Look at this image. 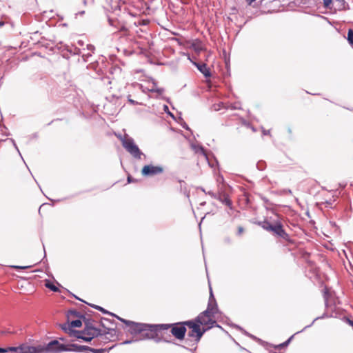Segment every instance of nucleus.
I'll return each mask as SVG.
<instances>
[{"label": "nucleus", "mask_w": 353, "mask_h": 353, "mask_svg": "<svg viewBox=\"0 0 353 353\" xmlns=\"http://www.w3.org/2000/svg\"><path fill=\"white\" fill-rule=\"evenodd\" d=\"M184 323L185 321L170 324H156V334H157V336L155 338V341L160 342L163 341L170 342L168 338H170V335L168 333L169 330H170V332L176 339L178 340L183 339L187 331L186 325Z\"/></svg>", "instance_id": "nucleus-1"}, {"label": "nucleus", "mask_w": 353, "mask_h": 353, "mask_svg": "<svg viewBox=\"0 0 353 353\" xmlns=\"http://www.w3.org/2000/svg\"><path fill=\"white\" fill-rule=\"evenodd\" d=\"M117 319L129 327L128 332L131 334H141L143 339H152L155 341V338L157 336V334H156V324L136 323L119 316H117Z\"/></svg>", "instance_id": "nucleus-2"}, {"label": "nucleus", "mask_w": 353, "mask_h": 353, "mask_svg": "<svg viewBox=\"0 0 353 353\" xmlns=\"http://www.w3.org/2000/svg\"><path fill=\"white\" fill-rule=\"evenodd\" d=\"M256 224L261 227L263 230L270 232L274 237L280 239L283 243L289 245H294V240L283 229V225L279 219H277L274 223H270L268 220L259 221Z\"/></svg>", "instance_id": "nucleus-3"}, {"label": "nucleus", "mask_w": 353, "mask_h": 353, "mask_svg": "<svg viewBox=\"0 0 353 353\" xmlns=\"http://www.w3.org/2000/svg\"><path fill=\"white\" fill-rule=\"evenodd\" d=\"M108 319L102 317L100 320V325L103 328V330L99 328H94V330L83 329L80 332L84 335H86L90 337H92V339L94 338H98V341L101 340L103 343H106V341L108 340L107 337L108 334H112V332H115V328L108 327L105 321H108Z\"/></svg>", "instance_id": "nucleus-4"}, {"label": "nucleus", "mask_w": 353, "mask_h": 353, "mask_svg": "<svg viewBox=\"0 0 353 353\" xmlns=\"http://www.w3.org/2000/svg\"><path fill=\"white\" fill-rule=\"evenodd\" d=\"M219 311L216 310V307H212L210 304H208L207 308L203 312H201L195 319V321L199 325L203 327H210L211 328L214 326L221 327L220 325H217L216 321L214 319V315Z\"/></svg>", "instance_id": "nucleus-5"}, {"label": "nucleus", "mask_w": 353, "mask_h": 353, "mask_svg": "<svg viewBox=\"0 0 353 353\" xmlns=\"http://www.w3.org/2000/svg\"><path fill=\"white\" fill-rule=\"evenodd\" d=\"M184 323L190 329L188 333V336L190 338H194L196 343L200 341L205 332L211 329V326L206 327H203L201 328V325L196 322L194 319L186 321Z\"/></svg>", "instance_id": "nucleus-6"}, {"label": "nucleus", "mask_w": 353, "mask_h": 353, "mask_svg": "<svg viewBox=\"0 0 353 353\" xmlns=\"http://www.w3.org/2000/svg\"><path fill=\"white\" fill-rule=\"evenodd\" d=\"M123 147L134 158L141 159L144 154L140 150L137 145L135 144L134 139L128 135L124 136L121 139Z\"/></svg>", "instance_id": "nucleus-7"}, {"label": "nucleus", "mask_w": 353, "mask_h": 353, "mask_svg": "<svg viewBox=\"0 0 353 353\" xmlns=\"http://www.w3.org/2000/svg\"><path fill=\"white\" fill-rule=\"evenodd\" d=\"M12 352L14 353H42L40 347H33L21 344L18 347H0V352Z\"/></svg>", "instance_id": "nucleus-8"}, {"label": "nucleus", "mask_w": 353, "mask_h": 353, "mask_svg": "<svg viewBox=\"0 0 353 353\" xmlns=\"http://www.w3.org/2000/svg\"><path fill=\"white\" fill-rule=\"evenodd\" d=\"M64 344L60 343L57 340H53L49 342L46 347H40L42 353H60L64 352Z\"/></svg>", "instance_id": "nucleus-9"}, {"label": "nucleus", "mask_w": 353, "mask_h": 353, "mask_svg": "<svg viewBox=\"0 0 353 353\" xmlns=\"http://www.w3.org/2000/svg\"><path fill=\"white\" fill-rule=\"evenodd\" d=\"M163 172V169L161 166H154L152 165H146L143 166L141 170L142 174L147 176L161 174Z\"/></svg>", "instance_id": "nucleus-10"}, {"label": "nucleus", "mask_w": 353, "mask_h": 353, "mask_svg": "<svg viewBox=\"0 0 353 353\" xmlns=\"http://www.w3.org/2000/svg\"><path fill=\"white\" fill-rule=\"evenodd\" d=\"M194 65L205 76V77H211L210 68L208 67V65L205 63H199L195 62V63H194Z\"/></svg>", "instance_id": "nucleus-11"}, {"label": "nucleus", "mask_w": 353, "mask_h": 353, "mask_svg": "<svg viewBox=\"0 0 353 353\" xmlns=\"http://www.w3.org/2000/svg\"><path fill=\"white\" fill-rule=\"evenodd\" d=\"M83 345H78L77 343H71L65 345L64 352H82Z\"/></svg>", "instance_id": "nucleus-12"}, {"label": "nucleus", "mask_w": 353, "mask_h": 353, "mask_svg": "<svg viewBox=\"0 0 353 353\" xmlns=\"http://www.w3.org/2000/svg\"><path fill=\"white\" fill-rule=\"evenodd\" d=\"M334 2V9L335 10H344L348 7L345 0H332Z\"/></svg>", "instance_id": "nucleus-13"}, {"label": "nucleus", "mask_w": 353, "mask_h": 353, "mask_svg": "<svg viewBox=\"0 0 353 353\" xmlns=\"http://www.w3.org/2000/svg\"><path fill=\"white\" fill-rule=\"evenodd\" d=\"M82 321L84 323L83 329H86V330H87L88 329L94 330V328H97L94 325V321L92 319L87 318L85 316H82Z\"/></svg>", "instance_id": "nucleus-14"}, {"label": "nucleus", "mask_w": 353, "mask_h": 353, "mask_svg": "<svg viewBox=\"0 0 353 353\" xmlns=\"http://www.w3.org/2000/svg\"><path fill=\"white\" fill-rule=\"evenodd\" d=\"M73 334L77 339H81L85 342L89 343V342H91L92 340V337H90L86 335H84V334L81 333V332H79L78 330L73 331Z\"/></svg>", "instance_id": "nucleus-15"}, {"label": "nucleus", "mask_w": 353, "mask_h": 353, "mask_svg": "<svg viewBox=\"0 0 353 353\" xmlns=\"http://www.w3.org/2000/svg\"><path fill=\"white\" fill-rule=\"evenodd\" d=\"M65 50L68 52L71 55H79L82 53L81 49L74 46H67L65 47Z\"/></svg>", "instance_id": "nucleus-16"}, {"label": "nucleus", "mask_w": 353, "mask_h": 353, "mask_svg": "<svg viewBox=\"0 0 353 353\" xmlns=\"http://www.w3.org/2000/svg\"><path fill=\"white\" fill-rule=\"evenodd\" d=\"M216 199H219L221 202H222L225 205H226L227 206L232 208V203L228 195H223V196H219Z\"/></svg>", "instance_id": "nucleus-17"}, {"label": "nucleus", "mask_w": 353, "mask_h": 353, "mask_svg": "<svg viewBox=\"0 0 353 353\" xmlns=\"http://www.w3.org/2000/svg\"><path fill=\"white\" fill-rule=\"evenodd\" d=\"M88 305H89L90 306H91L92 307L99 310V311H101L102 312L103 314H110V316H114L117 318V316H118L117 315L110 312H108V310H106L105 309H104L103 307L99 306V305H94V304H90V303H87Z\"/></svg>", "instance_id": "nucleus-18"}, {"label": "nucleus", "mask_w": 353, "mask_h": 353, "mask_svg": "<svg viewBox=\"0 0 353 353\" xmlns=\"http://www.w3.org/2000/svg\"><path fill=\"white\" fill-rule=\"evenodd\" d=\"M82 316H84L83 314H81L79 312H77L75 310H70L67 313V317L68 319L72 316V317H78L81 319H82Z\"/></svg>", "instance_id": "nucleus-19"}, {"label": "nucleus", "mask_w": 353, "mask_h": 353, "mask_svg": "<svg viewBox=\"0 0 353 353\" xmlns=\"http://www.w3.org/2000/svg\"><path fill=\"white\" fill-rule=\"evenodd\" d=\"M208 304H210L212 305V307H213V308H214V306L216 307V310L219 311L218 305H217L216 301L214 299V296L213 295L212 290L211 288L210 290V297H209V301H208Z\"/></svg>", "instance_id": "nucleus-20"}, {"label": "nucleus", "mask_w": 353, "mask_h": 353, "mask_svg": "<svg viewBox=\"0 0 353 353\" xmlns=\"http://www.w3.org/2000/svg\"><path fill=\"white\" fill-rule=\"evenodd\" d=\"M192 148L194 150L196 153H201L204 157L207 158V155L205 152L204 148L201 145H192Z\"/></svg>", "instance_id": "nucleus-21"}, {"label": "nucleus", "mask_w": 353, "mask_h": 353, "mask_svg": "<svg viewBox=\"0 0 353 353\" xmlns=\"http://www.w3.org/2000/svg\"><path fill=\"white\" fill-rule=\"evenodd\" d=\"M149 91L150 92H156L159 94H162L164 92V89L162 88H158L157 86V83L155 82H153V86L152 88L149 89Z\"/></svg>", "instance_id": "nucleus-22"}, {"label": "nucleus", "mask_w": 353, "mask_h": 353, "mask_svg": "<svg viewBox=\"0 0 353 353\" xmlns=\"http://www.w3.org/2000/svg\"><path fill=\"white\" fill-rule=\"evenodd\" d=\"M61 329L65 331L67 333L73 334V331H75L74 330H72L70 327V323H69V320L66 323L61 325Z\"/></svg>", "instance_id": "nucleus-23"}, {"label": "nucleus", "mask_w": 353, "mask_h": 353, "mask_svg": "<svg viewBox=\"0 0 353 353\" xmlns=\"http://www.w3.org/2000/svg\"><path fill=\"white\" fill-rule=\"evenodd\" d=\"M112 1V3L110 4V7H111V9L113 10H121L122 9V7H123V5H121L119 2H118L117 0H114V1Z\"/></svg>", "instance_id": "nucleus-24"}, {"label": "nucleus", "mask_w": 353, "mask_h": 353, "mask_svg": "<svg viewBox=\"0 0 353 353\" xmlns=\"http://www.w3.org/2000/svg\"><path fill=\"white\" fill-rule=\"evenodd\" d=\"M82 319H79L76 320H73L70 322V327H80L82 325Z\"/></svg>", "instance_id": "nucleus-25"}, {"label": "nucleus", "mask_w": 353, "mask_h": 353, "mask_svg": "<svg viewBox=\"0 0 353 353\" xmlns=\"http://www.w3.org/2000/svg\"><path fill=\"white\" fill-rule=\"evenodd\" d=\"M347 40L351 47L353 48V30L349 29L347 31Z\"/></svg>", "instance_id": "nucleus-26"}, {"label": "nucleus", "mask_w": 353, "mask_h": 353, "mask_svg": "<svg viewBox=\"0 0 353 353\" xmlns=\"http://www.w3.org/2000/svg\"><path fill=\"white\" fill-rule=\"evenodd\" d=\"M293 338V336H291L287 341H285V342L278 345H276L275 346V348L277 349V350H280L281 349L282 347H286L289 345L290 341L292 340V339Z\"/></svg>", "instance_id": "nucleus-27"}, {"label": "nucleus", "mask_w": 353, "mask_h": 353, "mask_svg": "<svg viewBox=\"0 0 353 353\" xmlns=\"http://www.w3.org/2000/svg\"><path fill=\"white\" fill-rule=\"evenodd\" d=\"M323 6L325 8L332 9L334 8V2L332 0H323Z\"/></svg>", "instance_id": "nucleus-28"}, {"label": "nucleus", "mask_w": 353, "mask_h": 353, "mask_svg": "<svg viewBox=\"0 0 353 353\" xmlns=\"http://www.w3.org/2000/svg\"><path fill=\"white\" fill-rule=\"evenodd\" d=\"M92 52H90L89 51L87 53H84V52L81 53L82 59H83L84 62L88 61L89 57L92 56Z\"/></svg>", "instance_id": "nucleus-29"}, {"label": "nucleus", "mask_w": 353, "mask_h": 353, "mask_svg": "<svg viewBox=\"0 0 353 353\" xmlns=\"http://www.w3.org/2000/svg\"><path fill=\"white\" fill-rule=\"evenodd\" d=\"M46 286L48 288L50 289V290H51L52 291H53V292H58V291H59L58 288H57V287H56V286H55L54 284H52V283H46Z\"/></svg>", "instance_id": "nucleus-30"}, {"label": "nucleus", "mask_w": 353, "mask_h": 353, "mask_svg": "<svg viewBox=\"0 0 353 353\" xmlns=\"http://www.w3.org/2000/svg\"><path fill=\"white\" fill-rule=\"evenodd\" d=\"M83 352H85L87 353H93V348L89 346L83 345Z\"/></svg>", "instance_id": "nucleus-31"}, {"label": "nucleus", "mask_w": 353, "mask_h": 353, "mask_svg": "<svg viewBox=\"0 0 353 353\" xmlns=\"http://www.w3.org/2000/svg\"><path fill=\"white\" fill-rule=\"evenodd\" d=\"M95 50V48L93 45H91V44H88L87 45V50L89 51L90 52H94Z\"/></svg>", "instance_id": "nucleus-32"}, {"label": "nucleus", "mask_w": 353, "mask_h": 353, "mask_svg": "<svg viewBox=\"0 0 353 353\" xmlns=\"http://www.w3.org/2000/svg\"><path fill=\"white\" fill-rule=\"evenodd\" d=\"M130 95L128 97V102H129L130 104L134 105H138V104H139V103H138L137 101H134V100H133V99H130Z\"/></svg>", "instance_id": "nucleus-33"}, {"label": "nucleus", "mask_w": 353, "mask_h": 353, "mask_svg": "<svg viewBox=\"0 0 353 353\" xmlns=\"http://www.w3.org/2000/svg\"><path fill=\"white\" fill-rule=\"evenodd\" d=\"M106 349H94L93 348V353H104Z\"/></svg>", "instance_id": "nucleus-34"}, {"label": "nucleus", "mask_w": 353, "mask_h": 353, "mask_svg": "<svg viewBox=\"0 0 353 353\" xmlns=\"http://www.w3.org/2000/svg\"><path fill=\"white\" fill-rule=\"evenodd\" d=\"M244 231V229L242 226H239L238 227V231H237V234L238 235H241Z\"/></svg>", "instance_id": "nucleus-35"}, {"label": "nucleus", "mask_w": 353, "mask_h": 353, "mask_svg": "<svg viewBox=\"0 0 353 353\" xmlns=\"http://www.w3.org/2000/svg\"><path fill=\"white\" fill-rule=\"evenodd\" d=\"M108 22H109V24L112 26H116V23L117 21H114L113 19H108Z\"/></svg>", "instance_id": "nucleus-36"}, {"label": "nucleus", "mask_w": 353, "mask_h": 353, "mask_svg": "<svg viewBox=\"0 0 353 353\" xmlns=\"http://www.w3.org/2000/svg\"><path fill=\"white\" fill-rule=\"evenodd\" d=\"M108 320H109L108 321H105V323L106 324L108 327H110L109 325L114 324V320H110V319H108Z\"/></svg>", "instance_id": "nucleus-37"}, {"label": "nucleus", "mask_w": 353, "mask_h": 353, "mask_svg": "<svg viewBox=\"0 0 353 353\" xmlns=\"http://www.w3.org/2000/svg\"><path fill=\"white\" fill-rule=\"evenodd\" d=\"M72 296L73 297H74L76 299H77V300H79V301H82V302H83V303H86V304L88 303H86L85 301H84L83 300H82L81 299L79 298V297H78V296L74 295V294H72Z\"/></svg>", "instance_id": "nucleus-38"}, {"label": "nucleus", "mask_w": 353, "mask_h": 353, "mask_svg": "<svg viewBox=\"0 0 353 353\" xmlns=\"http://www.w3.org/2000/svg\"><path fill=\"white\" fill-rule=\"evenodd\" d=\"M12 268L14 269H26L28 267L14 265V266H12Z\"/></svg>", "instance_id": "nucleus-39"}, {"label": "nucleus", "mask_w": 353, "mask_h": 353, "mask_svg": "<svg viewBox=\"0 0 353 353\" xmlns=\"http://www.w3.org/2000/svg\"><path fill=\"white\" fill-rule=\"evenodd\" d=\"M244 332H245V334L247 336H250V337H251V338H253V339H256V337H255V336H254L253 335H252V334H249V333H248V332H247L246 331H244Z\"/></svg>", "instance_id": "nucleus-40"}, {"label": "nucleus", "mask_w": 353, "mask_h": 353, "mask_svg": "<svg viewBox=\"0 0 353 353\" xmlns=\"http://www.w3.org/2000/svg\"><path fill=\"white\" fill-rule=\"evenodd\" d=\"M128 183H131V182L134 181V179L132 178V176H128Z\"/></svg>", "instance_id": "nucleus-41"}, {"label": "nucleus", "mask_w": 353, "mask_h": 353, "mask_svg": "<svg viewBox=\"0 0 353 353\" xmlns=\"http://www.w3.org/2000/svg\"><path fill=\"white\" fill-rule=\"evenodd\" d=\"M61 120H62V119H57L52 120V121H50V123H48V125H51L54 121H61Z\"/></svg>", "instance_id": "nucleus-42"}, {"label": "nucleus", "mask_w": 353, "mask_h": 353, "mask_svg": "<svg viewBox=\"0 0 353 353\" xmlns=\"http://www.w3.org/2000/svg\"><path fill=\"white\" fill-rule=\"evenodd\" d=\"M84 13H85V11H81V12H79L78 13H76L75 14H76V16H77V15L82 16L83 14H84Z\"/></svg>", "instance_id": "nucleus-43"}, {"label": "nucleus", "mask_w": 353, "mask_h": 353, "mask_svg": "<svg viewBox=\"0 0 353 353\" xmlns=\"http://www.w3.org/2000/svg\"><path fill=\"white\" fill-rule=\"evenodd\" d=\"M78 44L80 46H83V41H81V40H79L78 41Z\"/></svg>", "instance_id": "nucleus-44"}, {"label": "nucleus", "mask_w": 353, "mask_h": 353, "mask_svg": "<svg viewBox=\"0 0 353 353\" xmlns=\"http://www.w3.org/2000/svg\"><path fill=\"white\" fill-rule=\"evenodd\" d=\"M208 194H210V196H212L214 198H216V196L214 195V194L212 192H209Z\"/></svg>", "instance_id": "nucleus-45"}, {"label": "nucleus", "mask_w": 353, "mask_h": 353, "mask_svg": "<svg viewBox=\"0 0 353 353\" xmlns=\"http://www.w3.org/2000/svg\"><path fill=\"white\" fill-rule=\"evenodd\" d=\"M163 110H164V111H165V112L168 111V105H164Z\"/></svg>", "instance_id": "nucleus-46"}, {"label": "nucleus", "mask_w": 353, "mask_h": 353, "mask_svg": "<svg viewBox=\"0 0 353 353\" xmlns=\"http://www.w3.org/2000/svg\"><path fill=\"white\" fill-rule=\"evenodd\" d=\"M5 24L4 21H0V28H1L2 26H3Z\"/></svg>", "instance_id": "nucleus-47"}, {"label": "nucleus", "mask_w": 353, "mask_h": 353, "mask_svg": "<svg viewBox=\"0 0 353 353\" xmlns=\"http://www.w3.org/2000/svg\"><path fill=\"white\" fill-rule=\"evenodd\" d=\"M183 128H185V129H186V130H189V128H188V125H187V124H185V125H183Z\"/></svg>", "instance_id": "nucleus-48"}, {"label": "nucleus", "mask_w": 353, "mask_h": 353, "mask_svg": "<svg viewBox=\"0 0 353 353\" xmlns=\"http://www.w3.org/2000/svg\"><path fill=\"white\" fill-rule=\"evenodd\" d=\"M232 109H238L239 108L236 105H233L231 107Z\"/></svg>", "instance_id": "nucleus-49"}, {"label": "nucleus", "mask_w": 353, "mask_h": 353, "mask_svg": "<svg viewBox=\"0 0 353 353\" xmlns=\"http://www.w3.org/2000/svg\"><path fill=\"white\" fill-rule=\"evenodd\" d=\"M13 141V143H14V148L17 150V151H18V152H19V149H18V148H17V145H16V143H14V141Z\"/></svg>", "instance_id": "nucleus-50"}, {"label": "nucleus", "mask_w": 353, "mask_h": 353, "mask_svg": "<svg viewBox=\"0 0 353 353\" xmlns=\"http://www.w3.org/2000/svg\"><path fill=\"white\" fill-rule=\"evenodd\" d=\"M86 3H87L86 0H83V4L86 5Z\"/></svg>", "instance_id": "nucleus-51"}, {"label": "nucleus", "mask_w": 353, "mask_h": 353, "mask_svg": "<svg viewBox=\"0 0 353 353\" xmlns=\"http://www.w3.org/2000/svg\"><path fill=\"white\" fill-rule=\"evenodd\" d=\"M3 333H10L9 331L3 332Z\"/></svg>", "instance_id": "nucleus-52"}, {"label": "nucleus", "mask_w": 353, "mask_h": 353, "mask_svg": "<svg viewBox=\"0 0 353 353\" xmlns=\"http://www.w3.org/2000/svg\"><path fill=\"white\" fill-rule=\"evenodd\" d=\"M130 341H125V343H130Z\"/></svg>", "instance_id": "nucleus-53"}, {"label": "nucleus", "mask_w": 353, "mask_h": 353, "mask_svg": "<svg viewBox=\"0 0 353 353\" xmlns=\"http://www.w3.org/2000/svg\"><path fill=\"white\" fill-rule=\"evenodd\" d=\"M31 80L34 81L35 79L34 78H31Z\"/></svg>", "instance_id": "nucleus-54"}, {"label": "nucleus", "mask_w": 353, "mask_h": 353, "mask_svg": "<svg viewBox=\"0 0 353 353\" xmlns=\"http://www.w3.org/2000/svg\"><path fill=\"white\" fill-rule=\"evenodd\" d=\"M93 344H94V345H97V342H96V341H94Z\"/></svg>", "instance_id": "nucleus-55"}]
</instances>
